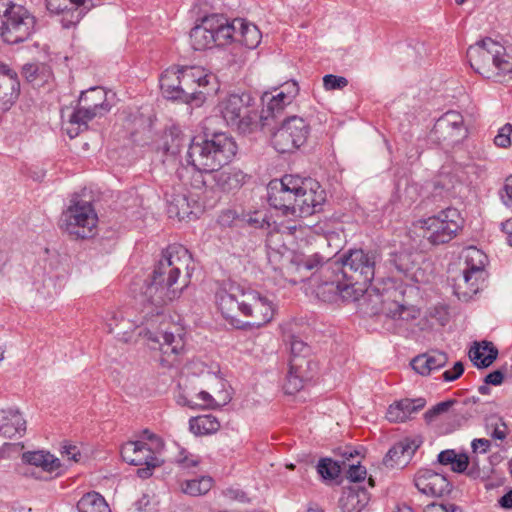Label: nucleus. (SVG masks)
Masks as SVG:
<instances>
[{
  "label": "nucleus",
  "instance_id": "obj_3",
  "mask_svg": "<svg viewBox=\"0 0 512 512\" xmlns=\"http://www.w3.org/2000/svg\"><path fill=\"white\" fill-rule=\"evenodd\" d=\"M267 199L270 206L283 216L296 219L319 211L326 194L315 179L285 175L269 182Z\"/></svg>",
  "mask_w": 512,
  "mask_h": 512
},
{
  "label": "nucleus",
  "instance_id": "obj_26",
  "mask_svg": "<svg viewBox=\"0 0 512 512\" xmlns=\"http://www.w3.org/2000/svg\"><path fill=\"white\" fill-rule=\"evenodd\" d=\"M213 22L210 15L198 19L190 31V41L194 50H206L215 45V38L212 32Z\"/></svg>",
  "mask_w": 512,
  "mask_h": 512
},
{
  "label": "nucleus",
  "instance_id": "obj_9",
  "mask_svg": "<svg viewBox=\"0 0 512 512\" xmlns=\"http://www.w3.org/2000/svg\"><path fill=\"white\" fill-rule=\"evenodd\" d=\"M460 259L463 275L455 285V294L460 300L469 301L482 288L487 256L478 248L469 246L462 250Z\"/></svg>",
  "mask_w": 512,
  "mask_h": 512
},
{
  "label": "nucleus",
  "instance_id": "obj_14",
  "mask_svg": "<svg viewBox=\"0 0 512 512\" xmlns=\"http://www.w3.org/2000/svg\"><path fill=\"white\" fill-rule=\"evenodd\" d=\"M311 132L310 124L299 116H290L283 120L272 134L273 147L280 153H290L302 147Z\"/></svg>",
  "mask_w": 512,
  "mask_h": 512
},
{
  "label": "nucleus",
  "instance_id": "obj_51",
  "mask_svg": "<svg viewBox=\"0 0 512 512\" xmlns=\"http://www.w3.org/2000/svg\"><path fill=\"white\" fill-rule=\"evenodd\" d=\"M454 403H455V400H448V401H443V402L436 404L433 408H431L425 412V414H424L425 419L428 422L433 421L436 416L448 411V409Z\"/></svg>",
  "mask_w": 512,
  "mask_h": 512
},
{
  "label": "nucleus",
  "instance_id": "obj_23",
  "mask_svg": "<svg viewBox=\"0 0 512 512\" xmlns=\"http://www.w3.org/2000/svg\"><path fill=\"white\" fill-rule=\"evenodd\" d=\"M414 484L421 493L433 497H441L451 489L445 476L427 469L417 472Z\"/></svg>",
  "mask_w": 512,
  "mask_h": 512
},
{
  "label": "nucleus",
  "instance_id": "obj_8",
  "mask_svg": "<svg viewBox=\"0 0 512 512\" xmlns=\"http://www.w3.org/2000/svg\"><path fill=\"white\" fill-rule=\"evenodd\" d=\"M36 18L24 6L0 1V36L8 44L28 40L35 32Z\"/></svg>",
  "mask_w": 512,
  "mask_h": 512
},
{
  "label": "nucleus",
  "instance_id": "obj_36",
  "mask_svg": "<svg viewBox=\"0 0 512 512\" xmlns=\"http://www.w3.org/2000/svg\"><path fill=\"white\" fill-rule=\"evenodd\" d=\"M236 42H239L249 49L256 48L261 41V32L256 25L247 23L243 19H235Z\"/></svg>",
  "mask_w": 512,
  "mask_h": 512
},
{
  "label": "nucleus",
  "instance_id": "obj_63",
  "mask_svg": "<svg viewBox=\"0 0 512 512\" xmlns=\"http://www.w3.org/2000/svg\"><path fill=\"white\" fill-rule=\"evenodd\" d=\"M503 379H504V374L500 370H496V371L489 373L485 377L484 382L486 384H491V385L497 386L503 382Z\"/></svg>",
  "mask_w": 512,
  "mask_h": 512
},
{
  "label": "nucleus",
  "instance_id": "obj_40",
  "mask_svg": "<svg viewBox=\"0 0 512 512\" xmlns=\"http://www.w3.org/2000/svg\"><path fill=\"white\" fill-rule=\"evenodd\" d=\"M189 429L195 435H209L220 429V422L211 414L201 415L189 420Z\"/></svg>",
  "mask_w": 512,
  "mask_h": 512
},
{
  "label": "nucleus",
  "instance_id": "obj_35",
  "mask_svg": "<svg viewBox=\"0 0 512 512\" xmlns=\"http://www.w3.org/2000/svg\"><path fill=\"white\" fill-rule=\"evenodd\" d=\"M213 178L218 188L230 192L239 189L245 183L246 175L239 169L231 168L215 171Z\"/></svg>",
  "mask_w": 512,
  "mask_h": 512
},
{
  "label": "nucleus",
  "instance_id": "obj_56",
  "mask_svg": "<svg viewBox=\"0 0 512 512\" xmlns=\"http://www.w3.org/2000/svg\"><path fill=\"white\" fill-rule=\"evenodd\" d=\"M420 440L419 439H404L403 441H400L399 444L403 445L405 448V458L411 459L416 450L420 446Z\"/></svg>",
  "mask_w": 512,
  "mask_h": 512
},
{
  "label": "nucleus",
  "instance_id": "obj_22",
  "mask_svg": "<svg viewBox=\"0 0 512 512\" xmlns=\"http://www.w3.org/2000/svg\"><path fill=\"white\" fill-rule=\"evenodd\" d=\"M298 92V84L291 81L282 85L281 90L276 94L264 93L262 101L266 104V108L263 109L261 118L268 120L269 117H276L293 101V99L298 95Z\"/></svg>",
  "mask_w": 512,
  "mask_h": 512
},
{
  "label": "nucleus",
  "instance_id": "obj_17",
  "mask_svg": "<svg viewBox=\"0 0 512 512\" xmlns=\"http://www.w3.org/2000/svg\"><path fill=\"white\" fill-rule=\"evenodd\" d=\"M377 254L362 249L351 250L340 264L342 277H350L363 285L371 284L375 276Z\"/></svg>",
  "mask_w": 512,
  "mask_h": 512
},
{
  "label": "nucleus",
  "instance_id": "obj_7",
  "mask_svg": "<svg viewBox=\"0 0 512 512\" xmlns=\"http://www.w3.org/2000/svg\"><path fill=\"white\" fill-rule=\"evenodd\" d=\"M319 272L320 278L324 277L325 280L318 286L316 296L324 302L336 301L339 296L344 301H355L368 292L367 285L358 283L350 277H342L339 262L321 266Z\"/></svg>",
  "mask_w": 512,
  "mask_h": 512
},
{
  "label": "nucleus",
  "instance_id": "obj_59",
  "mask_svg": "<svg viewBox=\"0 0 512 512\" xmlns=\"http://www.w3.org/2000/svg\"><path fill=\"white\" fill-rule=\"evenodd\" d=\"M490 441L485 438L474 439L471 447L474 453H486L490 448Z\"/></svg>",
  "mask_w": 512,
  "mask_h": 512
},
{
  "label": "nucleus",
  "instance_id": "obj_20",
  "mask_svg": "<svg viewBox=\"0 0 512 512\" xmlns=\"http://www.w3.org/2000/svg\"><path fill=\"white\" fill-rule=\"evenodd\" d=\"M121 456L124 461L131 465L145 467L139 468L137 474L141 478H148L152 475V470L161 464L155 451L147 443L142 441H130L121 448Z\"/></svg>",
  "mask_w": 512,
  "mask_h": 512
},
{
  "label": "nucleus",
  "instance_id": "obj_57",
  "mask_svg": "<svg viewBox=\"0 0 512 512\" xmlns=\"http://www.w3.org/2000/svg\"><path fill=\"white\" fill-rule=\"evenodd\" d=\"M464 372V366L462 362H456L453 366L452 370H446L443 373V378L445 381H454L459 378Z\"/></svg>",
  "mask_w": 512,
  "mask_h": 512
},
{
  "label": "nucleus",
  "instance_id": "obj_29",
  "mask_svg": "<svg viewBox=\"0 0 512 512\" xmlns=\"http://www.w3.org/2000/svg\"><path fill=\"white\" fill-rule=\"evenodd\" d=\"M26 431V421L17 410L0 411V433L6 438L22 437Z\"/></svg>",
  "mask_w": 512,
  "mask_h": 512
},
{
  "label": "nucleus",
  "instance_id": "obj_6",
  "mask_svg": "<svg viewBox=\"0 0 512 512\" xmlns=\"http://www.w3.org/2000/svg\"><path fill=\"white\" fill-rule=\"evenodd\" d=\"M471 67L484 78L503 82L512 78V62L505 48L491 38L471 45L467 50Z\"/></svg>",
  "mask_w": 512,
  "mask_h": 512
},
{
  "label": "nucleus",
  "instance_id": "obj_39",
  "mask_svg": "<svg viewBox=\"0 0 512 512\" xmlns=\"http://www.w3.org/2000/svg\"><path fill=\"white\" fill-rule=\"evenodd\" d=\"M78 512H111L105 498L98 492L84 494L77 502Z\"/></svg>",
  "mask_w": 512,
  "mask_h": 512
},
{
  "label": "nucleus",
  "instance_id": "obj_4",
  "mask_svg": "<svg viewBox=\"0 0 512 512\" xmlns=\"http://www.w3.org/2000/svg\"><path fill=\"white\" fill-rule=\"evenodd\" d=\"M217 303L222 315L232 324L238 322V315H242L250 318L247 325L261 327L274 316V307L269 299L235 283L217 293Z\"/></svg>",
  "mask_w": 512,
  "mask_h": 512
},
{
  "label": "nucleus",
  "instance_id": "obj_47",
  "mask_svg": "<svg viewBox=\"0 0 512 512\" xmlns=\"http://www.w3.org/2000/svg\"><path fill=\"white\" fill-rule=\"evenodd\" d=\"M317 472L323 479L333 480L340 474V466L331 459H321L317 465Z\"/></svg>",
  "mask_w": 512,
  "mask_h": 512
},
{
  "label": "nucleus",
  "instance_id": "obj_54",
  "mask_svg": "<svg viewBox=\"0 0 512 512\" xmlns=\"http://www.w3.org/2000/svg\"><path fill=\"white\" fill-rule=\"evenodd\" d=\"M44 456H46V457H44L42 459L43 463L39 466L43 470H45L47 472H55L61 467L60 460L58 458L54 457V455H52L48 452H45Z\"/></svg>",
  "mask_w": 512,
  "mask_h": 512
},
{
  "label": "nucleus",
  "instance_id": "obj_61",
  "mask_svg": "<svg viewBox=\"0 0 512 512\" xmlns=\"http://www.w3.org/2000/svg\"><path fill=\"white\" fill-rule=\"evenodd\" d=\"M44 454V451H36L25 454L24 458L29 464L39 467L43 463Z\"/></svg>",
  "mask_w": 512,
  "mask_h": 512
},
{
  "label": "nucleus",
  "instance_id": "obj_52",
  "mask_svg": "<svg viewBox=\"0 0 512 512\" xmlns=\"http://www.w3.org/2000/svg\"><path fill=\"white\" fill-rule=\"evenodd\" d=\"M242 220L250 226L256 228H263L266 222V216L263 212L255 211L253 213H247L242 215Z\"/></svg>",
  "mask_w": 512,
  "mask_h": 512
},
{
  "label": "nucleus",
  "instance_id": "obj_5",
  "mask_svg": "<svg viewBox=\"0 0 512 512\" xmlns=\"http://www.w3.org/2000/svg\"><path fill=\"white\" fill-rule=\"evenodd\" d=\"M237 144L226 133H214L210 138L193 139L186 153V161L196 170L212 173L232 161Z\"/></svg>",
  "mask_w": 512,
  "mask_h": 512
},
{
  "label": "nucleus",
  "instance_id": "obj_46",
  "mask_svg": "<svg viewBox=\"0 0 512 512\" xmlns=\"http://www.w3.org/2000/svg\"><path fill=\"white\" fill-rule=\"evenodd\" d=\"M95 4L93 0H74V10L70 11V18H66L67 25L77 24Z\"/></svg>",
  "mask_w": 512,
  "mask_h": 512
},
{
  "label": "nucleus",
  "instance_id": "obj_30",
  "mask_svg": "<svg viewBox=\"0 0 512 512\" xmlns=\"http://www.w3.org/2000/svg\"><path fill=\"white\" fill-rule=\"evenodd\" d=\"M370 500L366 489L357 486L343 490L339 499V507L342 512H361Z\"/></svg>",
  "mask_w": 512,
  "mask_h": 512
},
{
  "label": "nucleus",
  "instance_id": "obj_11",
  "mask_svg": "<svg viewBox=\"0 0 512 512\" xmlns=\"http://www.w3.org/2000/svg\"><path fill=\"white\" fill-rule=\"evenodd\" d=\"M106 91L101 87H94L81 93L78 108L70 115L65 128L70 138L87 128L88 121L97 116H102L110 110L106 102Z\"/></svg>",
  "mask_w": 512,
  "mask_h": 512
},
{
  "label": "nucleus",
  "instance_id": "obj_2",
  "mask_svg": "<svg viewBox=\"0 0 512 512\" xmlns=\"http://www.w3.org/2000/svg\"><path fill=\"white\" fill-rule=\"evenodd\" d=\"M140 315L133 316L132 310L109 311L105 318V324L109 333L120 328L119 340L129 342L132 340L131 332L134 329L146 324L148 327L140 330L139 336L146 338L151 349H159L163 354L161 362L163 365L171 366L175 363L178 355L184 349L182 329L175 324H170L166 317H158L156 313L144 317L143 305Z\"/></svg>",
  "mask_w": 512,
  "mask_h": 512
},
{
  "label": "nucleus",
  "instance_id": "obj_64",
  "mask_svg": "<svg viewBox=\"0 0 512 512\" xmlns=\"http://www.w3.org/2000/svg\"><path fill=\"white\" fill-rule=\"evenodd\" d=\"M456 453L454 450H445L439 453L438 461L442 465H451L455 461Z\"/></svg>",
  "mask_w": 512,
  "mask_h": 512
},
{
  "label": "nucleus",
  "instance_id": "obj_58",
  "mask_svg": "<svg viewBox=\"0 0 512 512\" xmlns=\"http://www.w3.org/2000/svg\"><path fill=\"white\" fill-rule=\"evenodd\" d=\"M469 459L465 454H456L455 461L452 462V470L455 472H463L467 469Z\"/></svg>",
  "mask_w": 512,
  "mask_h": 512
},
{
  "label": "nucleus",
  "instance_id": "obj_31",
  "mask_svg": "<svg viewBox=\"0 0 512 512\" xmlns=\"http://www.w3.org/2000/svg\"><path fill=\"white\" fill-rule=\"evenodd\" d=\"M448 361L447 355L438 350L416 356L411 361L412 368L420 375L427 376L432 371L442 368Z\"/></svg>",
  "mask_w": 512,
  "mask_h": 512
},
{
  "label": "nucleus",
  "instance_id": "obj_16",
  "mask_svg": "<svg viewBox=\"0 0 512 512\" xmlns=\"http://www.w3.org/2000/svg\"><path fill=\"white\" fill-rule=\"evenodd\" d=\"M388 263L408 281L422 284L430 280L431 265L417 251L402 249L391 253Z\"/></svg>",
  "mask_w": 512,
  "mask_h": 512
},
{
  "label": "nucleus",
  "instance_id": "obj_34",
  "mask_svg": "<svg viewBox=\"0 0 512 512\" xmlns=\"http://www.w3.org/2000/svg\"><path fill=\"white\" fill-rule=\"evenodd\" d=\"M160 88L164 97L181 101L180 68H168L160 76Z\"/></svg>",
  "mask_w": 512,
  "mask_h": 512
},
{
  "label": "nucleus",
  "instance_id": "obj_55",
  "mask_svg": "<svg viewBox=\"0 0 512 512\" xmlns=\"http://www.w3.org/2000/svg\"><path fill=\"white\" fill-rule=\"evenodd\" d=\"M348 478L352 482H360L366 478V468L361 465H351L348 472Z\"/></svg>",
  "mask_w": 512,
  "mask_h": 512
},
{
  "label": "nucleus",
  "instance_id": "obj_42",
  "mask_svg": "<svg viewBox=\"0 0 512 512\" xmlns=\"http://www.w3.org/2000/svg\"><path fill=\"white\" fill-rule=\"evenodd\" d=\"M405 448L403 445H400L399 442L396 443L384 458V464L386 467L390 468H403L405 467L410 459L405 458Z\"/></svg>",
  "mask_w": 512,
  "mask_h": 512
},
{
  "label": "nucleus",
  "instance_id": "obj_45",
  "mask_svg": "<svg viewBox=\"0 0 512 512\" xmlns=\"http://www.w3.org/2000/svg\"><path fill=\"white\" fill-rule=\"evenodd\" d=\"M310 354L311 351L309 346L302 340L293 339L291 341V356L289 363L293 362L295 358H300L306 362V365L304 367L313 368V363L310 359Z\"/></svg>",
  "mask_w": 512,
  "mask_h": 512
},
{
  "label": "nucleus",
  "instance_id": "obj_1",
  "mask_svg": "<svg viewBox=\"0 0 512 512\" xmlns=\"http://www.w3.org/2000/svg\"><path fill=\"white\" fill-rule=\"evenodd\" d=\"M191 264V254L180 244L170 245L162 252L152 277L136 297L138 304L143 305L145 318L154 312L158 317H166L164 306L178 298L188 285Z\"/></svg>",
  "mask_w": 512,
  "mask_h": 512
},
{
  "label": "nucleus",
  "instance_id": "obj_19",
  "mask_svg": "<svg viewBox=\"0 0 512 512\" xmlns=\"http://www.w3.org/2000/svg\"><path fill=\"white\" fill-rule=\"evenodd\" d=\"M468 135L463 116L457 111H448L439 117L430 133V139L447 146L455 145Z\"/></svg>",
  "mask_w": 512,
  "mask_h": 512
},
{
  "label": "nucleus",
  "instance_id": "obj_44",
  "mask_svg": "<svg viewBox=\"0 0 512 512\" xmlns=\"http://www.w3.org/2000/svg\"><path fill=\"white\" fill-rule=\"evenodd\" d=\"M46 7L51 13L62 14V25L65 28H70L72 25H67L66 18H70L69 12L74 10V0H46Z\"/></svg>",
  "mask_w": 512,
  "mask_h": 512
},
{
  "label": "nucleus",
  "instance_id": "obj_21",
  "mask_svg": "<svg viewBox=\"0 0 512 512\" xmlns=\"http://www.w3.org/2000/svg\"><path fill=\"white\" fill-rule=\"evenodd\" d=\"M379 297L382 312L391 319L410 321L418 315V311L414 307L400 303L399 299L402 297V293L393 283L384 288Z\"/></svg>",
  "mask_w": 512,
  "mask_h": 512
},
{
  "label": "nucleus",
  "instance_id": "obj_25",
  "mask_svg": "<svg viewBox=\"0 0 512 512\" xmlns=\"http://www.w3.org/2000/svg\"><path fill=\"white\" fill-rule=\"evenodd\" d=\"M183 404L190 408L213 409L223 406L231 400L228 391L220 390L215 396L209 392L201 390L198 393L189 396H182Z\"/></svg>",
  "mask_w": 512,
  "mask_h": 512
},
{
  "label": "nucleus",
  "instance_id": "obj_12",
  "mask_svg": "<svg viewBox=\"0 0 512 512\" xmlns=\"http://www.w3.org/2000/svg\"><path fill=\"white\" fill-rule=\"evenodd\" d=\"M180 81L181 101L196 106H200L205 101L209 91L218 89L216 75L202 67L180 68Z\"/></svg>",
  "mask_w": 512,
  "mask_h": 512
},
{
  "label": "nucleus",
  "instance_id": "obj_48",
  "mask_svg": "<svg viewBox=\"0 0 512 512\" xmlns=\"http://www.w3.org/2000/svg\"><path fill=\"white\" fill-rule=\"evenodd\" d=\"M512 125L506 123L498 130V134L494 138V144L500 148H507L511 144Z\"/></svg>",
  "mask_w": 512,
  "mask_h": 512
},
{
  "label": "nucleus",
  "instance_id": "obj_18",
  "mask_svg": "<svg viewBox=\"0 0 512 512\" xmlns=\"http://www.w3.org/2000/svg\"><path fill=\"white\" fill-rule=\"evenodd\" d=\"M337 262L333 261V263ZM327 264H332V262H323V258L318 254L295 255L286 267L287 280L292 284H297L308 279L316 292L318 286L325 280L324 277L320 278L319 270L321 266Z\"/></svg>",
  "mask_w": 512,
  "mask_h": 512
},
{
  "label": "nucleus",
  "instance_id": "obj_62",
  "mask_svg": "<svg viewBox=\"0 0 512 512\" xmlns=\"http://www.w3.org/2000/svg\"><path fill=\"white\" fill-rule=\"evenodd\" d=\"M223 494L226 498L230 500H238L243 502L246 499L245 493L238 488H227L226 490L223 491Z\"/></svg>",
  "mask_w": 512,
  "mask_h": 512
},
{
  "label": "nucleus",
  "instance_id": "obj_10",
  "mask_svg": "<svg viewBox=\"0 0 512 512\" xmlns=\"http://www.w3.org/2000/svg\"><path fill=\"white\" fill-rule=\"evenodd\" d=\"M98 215L91 202L72 200L61 214L60 229L73 239H88L97 232Z\"/></svg>",
  "mask_w": 512,
  "mask_h": 512
},
{
  "label": "nucleus",
  "instance_id": "obj_33",
  "mask_svg": "<svg viewBox=\"0 0 512 512\" xmlns=\"http://www.w3.org/2000/svg\"><path fill=\"white\" fill-rule=\"evenodd\" d=\"M210 21L213 22V36L215 38V45L225 46L232 42H236V27L235 19L229 21L223 15L211 14Z\"/></svg>",
  "mask_w": 512,
  "mask_h": 512
},
{
  "label": "nucleus",
  "instance_id": "obj_32",
  "mask_svg": "<svg viewBox=\"0 0 512 512\" xmlns=\"http://www.w3.org/2000/svg\"><path fill=\"white\" fill-rule=\"evenodd\" d=\"M425 404L426 402L423 398L402 399L389 406L386 413V418L390 422H404L413 413L421 410Z\"/></svg>",
  "mask_w": 512,
  "mask_h": 512
},
{
  "label": "nucleus",
  "instance_id": "obj_60",
  "mask_svg": "<svg viewBox=\"0 0 512 512\" xmlns=\"http://www.w3.org/2000/svg\"><path fill=\"white\" fill-rule=\"evenodd\" d=\"M62 455L67 457L68 460H72L74 462H78L81 457L79 449L74 445H65L63 447Z\"/></svg>",
  "mask_w": 512,
  "mask_h": 512
},
{
  "label": "nucleus",
  "instance_id": "obj_24",
  "mask_svg": "<svg viewBox=\"0 0 512 512\" xmlns=\"http://www.w3.org/2000/svg\"><path fill=\"white\" fill-rule=\"evenodd\" d=\"M20 83L16 71L0 63V110L6 111L19 95Z\"/></svg>",
  "mask_w": 512,
  "mask_h": 512
},
{
  "label": "nucleus",
  "instance_id": "obj_27",
  "mask_svg": "<svg viewBox=\"0 0 512 512\" xmlns=\"http://www.w3.org/2000/svg\"><path fill=\"white\" fill-rule=\"evenodd\" d=\"M186 142L187 139L181 129L173 125L163 132L157 142V149L167 158H174L180 153Z\"/></svg>",
  "mask_w": 512,
  "mask_h": 512
},
{
  "label": "nucleus",
  "instance_id": "obj_43",
  "mask_svg": "<svg viewBox=\"0 0 512 512\" xmlns=\"http://www.w3.org/2000/svg\"><path fill=\"white\" fill-rule=\"evenodd\" d=\"M168 212L174 214L179 220L189 218L193 211L185 195L175 196L169 204Z\"/></svg>",
  "mask_w": 512,
  "mask_h": 512
},
{
  "label": "nucleus",
  "instance_id": "obj_15",
  "mask_svg": "<svg viewBox=\"0 0 512 512\" xmlns=\"http://www.w3.org/2000/svg\"><path fill=\"white\" fill-rule=\"evenodd\" d=\"M460 214L455 208H447L437 215L422 220L423 237L432 245L445 244L452 240L460 229Z\"/></svg>",
  "mask_w": 512,
  "mask_h": 512
},
{
  "label": "nucleus",
  "instance_id": "obj_50",
  "mask_svg": "<svg viewBox=\"0 0 512 512\" xmlns=\"http://www.w3.org/2000/svg\"><path fill=\"white\" fill-rule=\"evenodd\" d=\"M323 85L326 90L343 89L348 85V80L342 76L328 74L323 77Z\"/></svg>",
  "mask_w": 512,
  "mask_h": 512
},
{
  "label": "nucleus",
  "instance_id": "obj_49",
  "mask_svg": "<svg viewBox=\"0 0 512 512\" xmlns=\"http://www.w3.org/2000/svg\"><path fill=\"white\" fill-rule=\"evenodd\" d=\"M200 462V458L186 450H181L176 458V463L184 469L196 467Z\"/></svg>",
  "mask_w": 512,
  "mask_h": 512
},
{
  "label": "nucleus",
  "instance_id": "obj_28",
  "mask_svg": "<svg viewBox=\"0 0 512 512\" xmlns=\"http://www.w3.org/2000/svg\"><path fill=\"white\" fill-rule=\"evenodd\" d=\"M306 362L303 359L295 358L293 362L289 363V372L284 390L287 394H294L302 389L304 382L312 378L313 368L304 367Z\"/></svg>",
  "mask_w": 512,
  "mask_h": 512
},
{
  "label": "nucleus",
  "instance_id": "obj_41",
  "mask_svg": "<svg viewBox=\"0 0 512 512\" xmlns=\"http://www.w3.org/2000/svg\"><path fill=\"white\" fill-rule=\"evenodd\" d=\"M212 488V479L210 477H201L185 480L181 483V490L190 496H200L206 494Z\"/></svg>",
  "mask_w": 512,
  "mask_h": 512
},
{
  "label": "nucleus",
  "instance_id": "obj_53",
  "mask_svg": "<svg viewBox=\"0 0 512 512\" xmlns=\"http://www.w3.org/2000/svg\"><path fill=\"white\" fill-rule=\"evenodd\" d=\"M500 198L507 207H512V175L505 179L503 188L500 190Z\"/></svg>",
  "mask_w": 512,
  "mask_h": 512
},
{
  "label": "nucleus",
  "instance_id": "obj_38",
  "mask_svg": "<svg viewBox=\"0 0 512 512\" xmlns=\"http://www.w3.org/2000/svg\"><path fill=\"white\" fill-rule=\"evenodd\" d=\"M22 74L35 87H41L52 79L50 67L43 63H30L23 66Z\"/></svg>",
  "mask_w": 512,
  "mask_h": 512
},
{
  "label": "nucleus",
  "instance_id": "obj_37",
  "mask_svg": "<svg viewBox=\"0 0 512 512\" xmlns=\"http://www.w3.org/2000/svg\"><path fill=\"white\" fill-rule=\"evenodd\" d=\"M498 350L491 342L475 343L469 350V358L477 367H488L497 358Z\"/></svg>",
  "mask_w": 512,
  "mask_h": 512
},
{
  "label": "nucleus",
  "instance_id": "obj_13",
  "mask_svg": "<svg viewBox=\"0 0 512 512\" xmlns=\"http://www.w3.org/2000/svg\"><path fill=\"white\" fill-rule=\"evenodd\" d=\"M248 94H231L218 104V110L228 126L240 133H250L257 127L258 112L250 107Z\"/></svg>",
  "mask_w": 512,
  "mask_h": 512
}]
</instances>
